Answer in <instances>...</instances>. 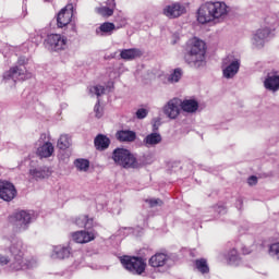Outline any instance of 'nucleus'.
<instances>
[{
    "mask_svg": "<svg viewBox=\"0 0 279 279\" xmlns=\"http://www.w3.org/2000/svg\"><path fill=\"white\" fill-rule=\"evenodd\" d=\"M184 61L192 69L206 66V43L197 37L190 39L185 45Z\"/></svg>",
    "mask_w": 279,
    "mask_h": 279,
    "instance_id": "1",
    "label": "nucleus"
},
{
    "mask_svg": "<svg viewBox=\"0 0 279 279\" xmlns=\"http://www.w3.org/2000/svg\"><path fill=\"white\" fill-rule=\"evenodd\" d=\"M228 16V4L226 2H205L197 10V21L201 25L219 21Z\"/></svg>",
    "mask_w": 279,
    "mask_h": 279,
    "instance_id": "2",
    "label": "nucleus"
},
{
    "mask_svg": "<svg viewBox=\"0 0 279 279\" xmlns=\"http://www.w3.org/2000/svg\"><path fill=\"white\" fill-rule=\"evenodd\" d=\"M112 160L118 167H122L123 169H141L143 167L141 160L125 148H116L112 151Z\"/></svg>",
    "mask_w": 279,
    "mask_h": 279,
    "instance_id": "3",
    "label": "nucleus"
},
{
    "mask_svg": "<svg viewBox=\"0 0 279 279\" xmlns=\"http://www.w3.org/2000/svg\"><path fill=\"white\" fill-rule=\"evenodd\" d=\"M120 260L123 267L128 269V271L136 276H141L142 274H144L145 268L147 267L145 259H143L142 257H136V256L132 257V256L124 255L123 257H121Z\"/></svg>",
    "mask_w": 279,
    "mask_h": 279,
    "instance_id": "4",
    "label": "nucleus"
},
{
    "mask_svg": "<svg viewBox=\"0 0 279 279\" xmlns=\"http://www.w3.org/2000/svg\"><path fill=\"white\" fill-rule=\"evenodd\" d=\"M241 69V59L234 57L233 54L227 56L222 59V75L226 80H232L239 70Z\"/></svg>",
    "mask_w": 279,
    "mask_h": 279,
    "instance_id": "5",
    "label": "nucleus"
},
{
    "mask_svg": "<svg viewBox=\"0 0 279 279\" xmlns=\"http://www.w3.org/2000/svg\"><path fill=\"white\" fill-rule=\"evenodd\" d=\"M11 223L15 232H25L32 223V214L26 210H20L11 216Z\"/></svg>",
    "mask_w": 279,
    "mask_h": 279,
    "instance_id": "6",
    "label": "nucleus"
},
{
    "mask_svg": "<svg viewBox=\"0 0 279 279\" xmlns=\"http://www.w3.org/2000/svg\"><path fill=\"white\" fill-rule=\"evenodd\" d=\"M66 37L60 34H50L45 39L46 49L48 51H64L66 49Z\"/></svg>",
    "mask_w": 279,
    "mask_h": 279,
    "instance_id": "7",
    "label": "nucleus"
},
{
    "mask_svg": "<svg viewBox=\"0 0 279 279\" xmlns=\"http://www.w3.org/2000/svg\"><path fill=\"white\" fill-rule=\"evenodd\" d=\"M16 187L9 181H0V199L12 202L16 197Z\"/></svg>",
    "mask_w": 279,
    "mask_h": 279,
    "instance_id": "8",
    "label": "nucleus"
},
{
    "mask_svg": "<svg viewBox=\"0 0 279 279\" xmlns=\"http://www.w3.org/2000/svg\"><path fill=\"white\" fill-rule=\"evenodd\" d=\"M180 104H182V99L180 98H172L167 102L163 107V113L168 119H175L177 117H180Z\"/></svg>",
    "mask_w": 279,
    "mask_h": 279,
    "instance_id": "9",
    "label": "nucleus"
},
{
    "mask_svg": "<svg viewBox=\"0 0 279 279\" xmlns=\"http://www.w3.org/2000/svg\"><path fill=\"white\" fill-rule=\"evenodd\" d=\"M169 263H171V258L165 253H156L148 260V265L157 269H159L160 267H165V269H168L171 266V264Z\"/></svg>",
    "mask_w": 279,
    "mask_h": 279,
    "instance_id": "10",
    "label": "nucleus"
},
{
    "mask_svg": "<svg viewBox=\"0 0 279 279\" xmlns=\"http://www.w3.org/2000/svg\"><path fill=\"white\" fill-rule=\"evenodd\" d=\"M71 19H73V4H68L57 15L58 27H66L71 23Z\"/></svg>",
    "mask_w": 279,
    "mask_h": 279,
    "instance_id": "11",
    "label": "nucleus"
},
{
    "mask_svg": "<svg viewBox=\"0 0 279 279\" xmlns=\"http://www.w3.org/2000/svg\"><path fill=\"white\" fill-rule=\"evenodd\" d=\"M269 34H271L269 28L258 29L253 35V38H252L253 47H255V49H263V47H265V43H267V38H269Z\"/></svg>",
    "mask_w": 279,
    "mask_h": 279,
    "instance_id": "12",
    "label": "nucleus"
},
{
    "mask_svg": "<svg viewBox=\"0 0 279 279\" xmlns=\"http://www.w3.org/2000/svg\"><path fill=\"white\" fill-rule=\"evenodd\" d=\"M184 12H186V8L179 2L166 5L163 9V15L168 19H179V16H182Z\"/></svg>",
    "mask_w": 279,
    "mask_h": 279,
    "instance_id": "13",
    "label": "nucleus"
},
{
    "mask_svg": "<svg viewBox=\"0 0 279 279\" xmlns=\"http://www.w3.org/2000/svg\"><path fill=\"white\" fill-rule=\"evenodd\" d=\"M51 173V169L46 166L33 168L29 170V175H32L33 180H36L37 182L39 180H46V178H50Z\"/></svg>",
    "mask_w": 279,
    "mask_h": 279,
    "instance_id": "14",
    "label": "nucleus"
},
{
    "mask_svg": "<svg viewBox=\"0 0 279 279\" xmlns=\"http://www.w3.org/2000/svg\"><path fill=\"white\" fill-rule=\"evenodd\" d=\"M72 239L75 243H90V241H95V232L76 231L72 233Z\"/></svg>",
    "mask_w": 279,
    "mask_h": 279,
    "instance_id": "15",
    "label": "nucleus"
},
{
    "mask_svg": "<svg viewBox=\"0 0 279 279\" xmlns=\"http://www.w3.org/2000/svg\"><path fill=\"white\" fill-rule=\"evenodd\" d=\"M181 110H183V112H187L190 114H193L195 112H197V110H199V102H197V100L195 99H184L181 100Z\"/></svg>",
    "mask_w": 279,
    "mask_h": 279,
    "instance_id": "16",
    "label": "nucleus"
},
{
    "mask_svg": "<svg viewBox=\"0 0 279 279\" xmlns=\"http://www.w3.org/2000/svg\"><path fill=\"white\" fill-rule=\"evenodd\" d=\"M53 144H51V142H44L43 145H39V147L37 148V156H39V158H51V156H53Z\"/></svg>",
    "mask_w": 279,
    "mask_h": 279,
    "instance_id": "17",
    "label": "nucleus"
},
{
    "mask_svg": "<svg viewBox=\"0 0 279 279\" xmlns=\"http://www.w3.org/2000/svg\"><path fill=\"white\" fill-rule=\"evenodd\" d=\"M142 56H143V52L138 48L123 49L120 52V58L126 61L136 60V58H141Z\"/></svg>",
    "mask_w": 279,
    "mask_h": 279,
    "instance_id": "18",
    "label": "nucleus"
},
{
    "mask_svg": "<svg viewBox=\"0 0 279 279\" xmlns=\"http://www.w3.org/2000/svg\"><path fill=\"white\" fill-rule=\"evenodd\" d=\"M143 143L145 147H156V145H160L162 143V135L158 132H153L143 140Z\"/></svg>",
    "mask_w": 279,
    "mask_h": 279,
    "instance_id": "19",
    "label": "nucleus"
},
{
    "mask_svg": "<svg viewBox=\"0 0 279 279\" xmlns=\"http://www.w3.org/2000/svg\"><path fill=\"white\" fill-rule=\"evenodd\" d=\"M71 256V247L69 246H54L51 258H59V260H64V258H69Z\"/></svg>",
    "mask_w": 279,
    "mask_h": 279,
    "instance_id": "20",
    "label": "nucleus"
},
{
    "mask_svg": "<svg viewBox=\"0 0 279 279\" xmlns=\"http://www.w3.org/2000/svg\"><path fill=\"white\" fill-rule=\"evenodd\" d=\"M116 136L118 141H120V143H134V141H136V132L134 131H129V130L118 131Z\"/></svg>",
    "mask_w": 279,
    "mask_h": 279,
    "instance_id": "21",
    "label": "nucleus"
},
{
    "mask_svg": "<svg viewBox=\"0 0 279 279\" xmlns=\"http://www.w3.org/2000/svg\"><path fill=\"white\" fill-rule=\"evenodd\" d=\"M9 251L13 256H24L23 241L19 238H12Z\"/></svg>",
    "mask_w": 279,
    "mask_h": 279,
    "instance_id": "22",
    "label": "nucleus"
},
{
    "mask_svg": "<svg viewBox=\"0 0 279 279\" xmlns=\"http://www.w3.org/2000/svg\"><path fill=\"white\" fill-rule=\"evenodd\" d=\"M94 145L98 151H106L110 147V140L104 134H98L94 140Z\"/></svg>",
    "mask_w": 279,
    "mask_h": 279,
    "instance_id": "23",
    "label": "nucleus"
},
{
    "mask_svg": "<svg viewBox=\"0 0 279 279\" xmlns=\"http://www.w3.org/2000/svg\"><path fill=\"white\" fill-rule=\"evenodd\" d=\"M75 225L78 226V228H85V230H93L96 226L95 219L89 218L87 215L76 218Z\"/></svg>",
    "mask_w": 279,
    "mask_h": 279,
    "instance_id": "24",
    "label": "nucleus"
},
{
    "mask_svg": "<svg viewBox=\"0 0 279 279\" xmlns=\"http://www.w3.org/2000/svg\"><path fill=\"white\" fill-rule=\"evenodd\" d=\"M264 86L267 90L276 93L279 90V75H268L264 81Z\"/></svg>",
    "mask_w": 279,
    "mask_h": 279,
    "instance_id": "25",
    "label": "nucleus"
},
{
    "mask_svg": "<svg viewBox=\"0 0 279 279\" xmlns=\"http://www.w3.org/2000/svg\"><path fill=\"white\" fill-rule=\"evenodd\" d=\"M23 75H25V69L13 66L3 74V80H16L17 77H23Z\"/></svg>",
    "mask_w": 279,
    "mask_h": 279,
    "instance_id": "26",
    "label": "nucleus"
},
{
    "mask_svg": "<svg viewBox=\"0 0 279 279\" xmlns=\"http://www.w3.org/2000/svg\"><path fill=\"white\" fill-rule=\"evenodd\" d=\"M27 267V263L23 256H13V260L10 263V269L12 271H21V269H25Z\"/></svg>",
    "mask_w": 279,
    "mask_h": 279,
    "instance_id": "27",
    "label": "nucleus"
},
{
    "mask_svg": "<svg viewBox=\"0 0 279 279\" xmlns=\"http://www.w3.org/2000/svg\"><path fill=\"white\" fill-rule=\"evenodd\" d=\"M227 260L229 265H240L241 264V256L239 255V251L236 248H232L227 254Z\"/></svg>",
    "mask_w": 279,
    "mask_h": 279,
    "instance_id": "28",
    "label": "nucleus"
},
{
    "mask_svg": "<svg viewBox=\"0 0 279 279\" xmlns=\"http://www.w3.org/2000/svg\"><path fill=\"white\" fill-rule=\"evenodd\" d=\"M195 268L201 274H209L210 272V267H208V262L206 260V258L196 259Z\"/></svg>",
    "mask_w": 279,
    "mask_h": 279,
    "instance_id": "29",
    "label": "nucleus"
},
{
    "mask_svg": "<svg viewBox=\"0 0 279 279\" xmlns=\"http://www.w3.org/2000/svg\"><path fill=\"white\" fill-rule=\"evenodd\" d=\"M114 29H116L114 23L105 22V23H102V24L96 29V34H99V32H101L102 34H112V32H114Z\"/></svg>",
    "mask_w": 279,
    "mask_h": 279,
    "instance_id": "30",
    "label": "nucleus"
},
{
    "mask_svg": "<svg viewBox=\"0 0 279 279\" xmlns=\"http://www.w3.org/2000/svg\"><path fill=\"white\" fill-rule=\"evenodd\" d=\"M57 147L63 150L69 149L71 147V137L66 134L61 135L58 140Z\"/></svg>",
    "mask_w": 279,
    "mask_h": 279,
    "instance_id": "31",
    "label": "nucleus"
},
{
    "mask_svg": "<svg viewBox=\"0 0 279 279\" xmlns=\"http://www.w3.org/2000/svg\"><path fill=\"white\" fill-rule=\"evenodd\" d=\"M74 165L78 171H88V167H90V161L88 159H76Z\"/></svg>",
    "mask_w": 279,
    "mask_h": 279,
    "instance_id": "32",
    "label": "nucleus"
},
{
    "mask_svg": "<svg viewBox=\"0 0 279 279\" xmlns=\"http://www.w3.org/2000/svg\"><path fill=\"white\" fill-rule=\"evenodd\" d=\"M182 80V69L177 68L174 69L173 73H171L168 77V82H171V84L178 83Z\"/></svg>",
    "mask_w": 279,
    "mask_h": 279,
    "instance_id": "33",
    "label": "nucleus"
},
{
    "mask_svg": "<svg viewBox=\"0 0 279 279\" xmlns=\"http://www.w3.org/2000/svg\"><path fill=\"white\" fill-rule=\"evenodd\" d=\"M96 12L97 14H100V16H112V14H114V9H110L109 7H99L96 8Z\"/></svg>",
    "mask_w": 279,
    "mask_h": 279,
    "instance_id": "34",
    "label": "nucleus"
},
{
    "mask_svg": "<svg viewBox=\"0 0 279 279\" xmlns=\"http://www.w3.org/2000/svg\"><path fill=\"white\" fill-rule=\"evenodd\" d=\"M89 93L92 95H96L97 97H101L106 93V87L101 85H96L89 88Z\"/></svg>",
    "mask_w": 279,
    "mask_h": 279,
    "instance_id": "35",
    "label": "nucleus"
},
{
    "mask_svg": "<svg viewBox=\"0 0 279 279\" xmlns=\"http://www.w3.org/2000/svg\"><path fill=\"white\" fill-rule=\"evenodd\" d=\"M268 254L272 256V258L279 259V242L270 244Z\"/></svg>",
    "mask_w": 279,
    "mask_h": 279,
    "instance_id": "36",
    "label": "nucleus"
},
{
    "mask_svg": "<svg viewBox=\"0 0 279 279\" xmlns=\"http://www.w3.org/2000/svg\"><path fill=\"white\" fill-rule=\"evenodd\" d=\"M100 104H101V101L98 99L94 107V112H95L97 119H101L104 117V109L101 108Z\"/></svg>",
    "mask_w": 279,
    "mask_h": 279,
    "instance_id": "37",
    "label": "nucleus"
},
{
    "mask_svg": "<svg viewBox=\"0 0 279 279\" xmlns=\"http://www.w3.org/2000/svg\"><path fill=\"white\" fill-rule=\"evenodd\" d=\"M147 204H149L150 208H156V206H162L163 202L160 198H150L146 199Z\"/></svg>",
    "mask_w": 279,
    "mask_h": 279,
    "instance_id": "38",
    "label": "nucleus"
},
{
    "mask_svg": "<svg viewBox=\"0 0 279 279\" xmlns=\"http://www.w3.org/2000/svg\"><path fill=\"white\" fill-rule=\"evenodd\" d=\"M147 109H138L137 111H136V117L138 118V119H145V117H147Z\"/></svg>",
    "mask_w": 279,
    "mask_h": 279,
    "instance_id": "39",
    "label": "nucleus"
},
{
    "mask_svg": "<svg viewBox=\"0 0 279 279\" xmlns=\"http://www.w3.org/2000/svg\"><path fill=\"white\" fill-rule=\"evenodd\" d=\"M247 183H248L250 186H256V184H258V177H256V175H251V177L248 178Z\"/></svg>",
    "mask_w": 279,
    "mask_h": 279,
    "instance_id": "40",
    "label": "nucleus"
},
{
    "mask_svg": "<svg viewBox=\"0 0 279 279\" xmlns=\"http://www.w3.org/2000/svg\"><path fill=\"white\" fill-rule=\"evenodd\" d=\"M215 210L218 213V215H226L228 213L226 206L222 205L215 206Z\"/></svg>",
    "mask_w": 279,
    "mask_h": 279,
    "instance_id": "41",
    "label": "nucleus"
},
{
    "mask_svg": "<svg viewBox=\"0 0 279 279\" xmlns=\"http://www.w3.org/2000/svg\"><path fill=\"white\" fill-rule=\"evenodd\" d=\"M8 263H10V258H8V256L5 255L0 254V265H8Z\"/></svg>",
    "mask_w": 279,
    "mask_h": 279,
    "instance_id": "42",
    "label": "nucleus"
},
{
    "mask_svg": "<svg viewBox=\"0 0 279 279\" xmlns=\"http://www.w3.org/2000/svg\"><path fill=\"white\" fill-rule=\"evenodd\" d=\"M106 5L107 8L114 10V8H117V2L114 0H107Z\"/></svg>",
    "mask_w": 279,
    "mask_h": 279,
    "instance_id": "43",
    "label": "nucleus"
},
{
    "mask_svg": "<svg viewBox=\"0 0 279 279\" xmlns=\"http://www.w3.org/2000/svg\"><path fill=\"white\" fill-rule=\"evenodd\" d=\"M158 128H160V119L155 120L153 124V132H158Z\"/></svg>",
    "mask_w": 279,
    "mask_h": 279,
    "instance_id": "44",
    "label": "nucleus"
},
{
    "mask_svg": "<svg viewBox=\"0 0 279 279\" xmlns=\"http://www.w3.org/2000/svg\"><path fill=\"white\" fill-rule=\"evenodd\" d=\"M17 63L20 64V66H23V64H27V59H25V57H21L17 60Z\"/></svg>",
    "mask_w": 279,
    "mask_h": 279,
    "instance_id": "45",
    "label": "nucleus"
},
{
    "mask_svg": "<svg viewBox=\"0 0 279 279\" xmlns=\"http://www.w3.org/2000/svg\"><path fill=\"white\" fill-rule=\"evenodd\" d=\"M172 38H173L172 45H177L178 41L180 40V37H178V35H175V34L172 36Z\"/></svg>",
    "mask_w": 279,
    "mask_h": 279,
    "instance_id": "46",
    "label": "nucleus"
},
{
    "mask_svg": "<svg viewBox=\"0 0 279 279\" xmlns=\"http://www.w3.org/2000/svg\"><path fill=\"white\" fill-rule=\"evenodd\" d=\"M47 138V134L46 133H43L39 137V142L40 141H45Z\"/></svg>",
    "mask_w": 279,
    "mask_h": 279,
    "instance_id": "47",
    "label": "nucleus"
},
{
    "mask_svg": "<svg viewBox=\"0 0 279 279\" xmlns=\"http://www.w3.org/2000/svg\"><path fill=\"white\" fill-rule=\"evenodd\" d=\"M72 29H74V31H75V26H72Z\"/></svg>",
    "mask_w": 279,
    "mask_h": 279,
    "instance_id": "48",
    "label": "nucleus"
},
{
    "mask_svg": "<svg viewBox=\"0 0 279 279\" xmlns=\"http://www.w3.org/2000/svg\"><path fill=\"white\" fill-rule=\"evenodd\" d=\"M244 254H248L247 252H244Z\"/></svg>",
    "mask_w": 279,
    "mask_h": 279,
    "instance_id": "49",
    "label": "nucleus"
}]
</instances>
